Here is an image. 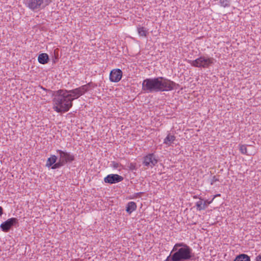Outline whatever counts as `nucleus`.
<instances>
[{"mask_svg": "<svg viewBox=\"0 0 261 261\" xmlns=\"http://www.w3.org/2000/svg\"><path fill=\"white\" fill-rule=\"evenodd\" d=\"M176 85L174 82L163 77L149 78L143 80L142 90L145 93L169 91L173 90Z\"/></svg>", "mask_w": 261, "mask_h": 261, "instance_id": "f257e3e1", "label": "nucleus"}, {"mask_svg": "<svg viewBox=\"0 0 261 261\" xmlns=\"http://www.w3.org/2000/svg\"><path fill=\"white\" fill-rule=\"evenodd\" d=\"M74 99L72 94L68 93L67 90H59L55 92L53 98V109L58 113L66 112L72 107Z\"/></svg>", "mask_w": 261, "mask_h": 261, "instance_id": "f03ea898", "label": "nucleus"}, {"mask_svg": "<svg viewBox=\"0 0 261 261\" xmlns=\"http://www.w3.org/2000/svg\"><path fill=\"white\" fill-rule=\"evenodd\" d=\"M194 256L192 249L184 243L174 245L170 254L165 261H187Z\"/></svg>", "mask_w": 261, "mask_h": 261, "instance_id": "7ed1b4c3", "label": "nucleus"}, {"mask_svg": "<svg viewBox=\"0 0 261 261\" xmlns=\"http://www.w3.org/2000/svg\"><path fill=\"white\" fill-rule=\"evenodd\" d=\"M214 59L211 57L200 56L194 60H189L191 66L198 68H207L214 64Z\"/></svg>", "mask_w": 261, "mask_h": 261, "instance_id": "20e7f679", "label": "nucleus"}, {"mask_svg": "<svg viewBox=\"0 0 261 261\" xmlns=\"http://www.w3.org/2000/svg\"><path fill=\"white\" fill-rule=\"evenodd\" d=\"M51 2V0H29L28 7L34 11L45 8Z\"/></svg>", "mask_w": 261, "mask_h": 261, "instance_id": "39448f33", "label": "nucleus"}, {"mask_svg": "<svg viewBox=\"0 0 261 261\" xmlns=\"http://www.w3.org/2000/svg\"><path fill=\"white\" fill-rule=\"evenodd\" d=\"M57 152L59 154V160L64 165L68 163H71L75 160V155L70 152L60 149L57 150Z\"/></svg>", "mask_w": 261, "mask_h": 261, "instance_id": "423d86ee", "label": "nucleus"}, {"mask_svg": "<svg viewBox=\"0 0 261 261\" xmlns=\"http://www.w3.org/2000/svg\"><path fill=\"white\" fill-rule=\"evenodd\" d=\"M158 160L154 153H149L144 157L143 165L152 168L158 163Z\"/></svg>", "mask_w": 261, "mask_h": 261, "instance_id": "0eeeda50", "label": "nucleus"}, {"mask_svg": "<svg viewBox=\"0 0 261 261\" xmlns=\"http://www.w3.org/2000/svg\"><path fill=\"white\" fill-rule=\"evenodd\" d=\"M16 224V218H11L3 222L0 225V228L2 231L7 232H8Z\"/></svg>", "mask_w": 261, "mask_h": 261, "instance_id": "6e6552de", "label": "nucleus"}, {"mask_svg": "<svg viewBox=\"0 0 261 261\" xmlns=\"http://www.w3.org/2000/svg\"><path fill=\"white\" fill-rule=\"evenodd\" d=\"M123 180V177L122 176L115 174H109L104 178V181L110 184L118 183Z\"/></svg>", "mask_w": 261, "mask_h": 261, "instance_id": "1a4fd4ad", "label": "nucleus"}, {"mask_svg": "<svg viewBox=\"0 0 261 261\" xmlns=\"http://www.w3.org/2000/svg\"><path fill=\"white\" fill-rule=\"evenodd\" d=\"M122 76V71L119 69H114L111 70L110 73V80L112 82L117 83L119 82Z\"/></svg>", "mask_w": 261, "mask_h": 261, "instance_id": "9d476101", "label": "nucleus"}, {"mask_svg": "<svg viewBox=\"0 0 261 261\" xmlns=\"http://www.w3.org/2000/svg\"><path fill=\"white\" fill-rule=\"evenodd\" d=\"M49 60L48 55L46 53H42L39 55L38 61L41 64H47Z\"/></svg>", "mask_w": 261, "mask_h": 261, "instance_id": "9b49d317", "label": "nucleus"}, {"mask_svg": "<svg viewBox=\"0 0 261 261\" xmlns=\"http://www.w3.org/2000/svg\"><path fill=\"white\" fill-rule=\"evenodd\" d=\"M212 202V200L208 201V200H205L204 202H202V199L200 198V200L197 201L196 203V205L197 206V210L199 211L203 210L206 208L207 207V204L206 202H207V204H210Z\"/></svg>", "mask_w": 261, "mask_h": 261, "instance_id": "f8f14e48", "label": "nucleus"}, {"mask_svg": "<svg viewBox=\"0 0 261 261\" xmlns=\"http://www.w3.org/2000/svg\"><path fill=\"white\" fill-rule=\"evenodd\" d=\"M137 208V205L135 202H129L126 206V211L128 214H131L133 212L135 211Z\"/></svg>", "mask_w": 261, "mask_h": 261, "instance_id": "ddd939ff", "label": "nucleus"}, {"mask_svg": "<svg viewBox=\"0 0 261 261\" xmlns=\"http://www.w3.org/2000/svg\"><path fill=\"white\" fill-rule=\"evenodd\" d=\"M92 84V83H89L87 84L84 85L77 88L78 90H79V93L81 96H82L86 92H87L88 91H89V88L91 86Z\"/></svg>", "mask_w": 261, "mask_h": 261, "instance_id": "4468645a", "label": "nucleus"}, {"mask_svg": "<svg viewBox=\"0 0 261 261\" xmlns=\"http://www.w3.org/2000/svg\"><path fill=\"white\" fill-rule=\"evenodd\" d=\"M175 136L174 135H171L169 134L167 136L164 140V143L170 146L172 143L175 140Z\"/></svg>", "mask_w": 261, "mask_h": 261, "instance_id": "2eb2a0df", "label": "nucleus"}, {"mask_svg": "<svg viewBox=\"0 0 261 261\" xmlns=\"http://www.w3.org/2000/svg\"><path fill=\"white\" fill-rule=\"evenodd\" d=\"M57 156L55 155H51L50 157L47 159L46 166L47 167H50L57 162Z\"/></svg>", "mask_w": 261, "mask_h": 261, "instance_id": "dca6fc26", "label": "nucleus"}, {"mask_svg": "<svg viewBox=\"0 0 261 261\" xmlns=\"http://www.w3.org/2000/svg\"><path fill=\"white\" fill-rule=\"evenodd\" d=\"M234 261H250V258L247 254H241L236 257Z\"/></svg>", "mask_w": 261, "mask_h": 261, "instance_id": "f3484780", "label": "nucleus"}, {"mask_svg": "<svg viewBox=\"0 0 261 261\" xmlns=\"http://www.w3.org/2000/svg\"><path fill=\"white\" fill-rule=\"evenodd\" d=\"M138 33L140 36L146 37L148 34L147 30L143 27H139L137 28Z\"/></svg>", "mask_w": 261, "mask_h": 261, "instance_id": "a211bd4d", "label": "nucleus"}, {"mask_svg": "<svg viewBox=\"0 0 261 261\" xmlns=\"http://www.w3.org/2000/svg\"><path fill=\"white\" fill-rule=\"evenodd\" d=\"M67 92L68 93L71 94L72 97L74 98V99L77 98L78 97L81 96V95L79 93V90H78L77 88H75L71 90H67Z\"/></svg>", "mask_w": 261, "mask_h": 261, "instance_id": "6ab92c4d", "label": "nucleus"}, {"mask_svg": "<svg viewBox=\"0 0 261 261\" xmlns=\"http://www.w3.org/2000/svg\"><path fill=\"white\" fill-rule=\"evenodd\" d=\"M65 165L59 160L58 162H56L51 167V169H58Z\"/></svg>", "mask_w": 261, "mask_h": 261, "instance_id": "aec40b11", "label": "nucleus"}, {"mask_svg": "<svg viewBox=\"0 0 261 261\" xmlns=\"http://www.w3.org/2000/svg\"><path fill=\"white\" fill-rule=\"evenodd\" d=\"M220 4L222 7H228L230 6V0H220Z\"/></svg>", "mask_w": 261, "mask_h": 261, "instance_id": "412c9836", "label": "nucleus"}, {"mask_svg": "<svg viewBox=\"0 0 261 261\" xmlns=\"http://www.w3.org/2000/svg\"><path fill=\"white\" fill-rule=\"evenodd\" d=\"M240 150L241 152L243 154H248L247 153L246 145H240Z\"/></svg>", "mask_w": 261, "mask_h": 261, "instance_id": "4be33fe9", "label": "nucleus"}, {"mask_svg": "<svg viewBox=\"0 0 261 261\" xmlns=\"http://www.w3.org/2000/svg\"><path fill=\"white\" fill-rule=\"evenodd\" d=\"M110 166H111V167H112L114 169H117L119 167H120L122 166L121 164L117 163V162H116L115 161L111 162Z\"/></svg>", "mask_w": 261, "mask_h": 261, "instance_id": "5701e85b", "label": "nucleus"}, {"mask_svg": "<svg viewBox=\"0 0 261 261\" xmlns=\"http://www.w3.org/2000/svg\"><path fill=\"white\" fill-rule=\"evenodd\" d=\"M218 181H219V176L214 175L212 177V178L211 180L210 184L211 185H213L215 182Z\"/></svg>", "mask_w": 261, "mask_h": 261, "instance_id": "b1692460", "label": "nucleus"}, {"mask_svg": "<svg viewBox=\"0 0 261 261\" xmlns=\"http://www.w3.org/2000/svg\"><path fill=\"white\" fill-rule=\"evenodd\" d=\"M256 261H261V254L256 256Z\"/></svg>", "mask_w": 261, "mask_h": 261, "instance_id": "393cba45", "label": "nucleus"}, {"mask_svg": "<svg viewBox=\"0 0 261 261\" xmlns=\"http://www.w3.org/2000/svg\"><path fill=\"white\" fill-rule=\"evenodd\" d=\"M3 213H4L3 208L0 206V217H1L2 216Z\"/></svg>", "mask_w": 261, "mask_h": 261, "instance_id": "a878e982", "label": "nucleus"}, {"mask_svg": "<svg viewBox=\"0 0 261 261\" xmlns=\"http://www.w3.org/2000/svg\"><path fill=\"white\" fill-rule=\"evenodd\" d=\"M130 169L132 170H134L135 169V165L133 163L130 164Z\"/></svg>", "mask_w": 261, "mask_h": 261, "instance_id": "bb28decb", "label": "nucleus"}, {"mask_svg": "<svg viewBox=\"0 0 261 261\" xmlns=\"http://www.w3.org/2000/svg\"><path fill=\"white\" fill-rule=\"evenodd\" d=\"M218 196H220V194H217L213 198V199L212 200L213 201V200L216 197H218Z\"/></svg>", "mask_w": 261, "mask_h": 261, "instance_id": "cd10ccee", "label": "nucleus"}, {"mask_svg": "<svg viewBox=\"0 0 261 261\" xmlns=\"http://www.w3.org/2000/svg\"><path fill=\"white\" fill-rule=\"evenodd\" d=\"M206 204H207V206L209 204H207V202H206Z\"/></svg>", "mask_w": 261, "mask_h": 261, "instance_id": "c85d7f7f", "label": "nucleus"}]
</instances>
